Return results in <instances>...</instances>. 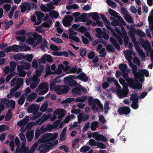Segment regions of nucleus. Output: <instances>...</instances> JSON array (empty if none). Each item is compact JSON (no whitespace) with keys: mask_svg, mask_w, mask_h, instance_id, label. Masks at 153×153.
I'll return each mask as SVG.
<instances>
[{"mask_svg":"<svg viewBox=\"0 0 153 153\" xmlns=\"http://www.w3.org/2000/svg\"><path fill=\"white\" fill-rule=\"evenodd\" d=\"M128 92V89L127 87H124L122 91L120 89H119L117 90V93L121 96H124V97H126Z\"/></svg>","mask_w":153,"mask_h":153,"instance_id":"nucleus-20","label":"nucleus"},{"mask_svg":"<svg viewBox=\"0 0 153 153\" xmlns=\"http://www.w3.org/2000/svg\"><path fill=\"white\" fill-rule=\"evenodd\" d=\"M25 101V97L24 95H22L19 97L18 100V104L19 105H22Z\"/></svg>","mask_w":153,"mask_h":153,"instance_id":"nucleus-55","label":"nucleus"},{"mask_svg":"<svg viewBox=\"0 0 153 153\" xmlns=\"http://www.w3.org/2000/svg\"><path fill=\"white\" fill-rule=\"evenodd\" d=\"M130 72L129 69H128L127 71L122 73L123 77L126 80L129 86L134 89L140 90L142 88V85L137 80L134 81L132 78H129L128 73Z\"/></svg>","mask_w":153,"mask_h":153,"instance_id":"nucleus-1","label":"nucleus"},{"mask_svg":"<svg viewBox=\"0 0 153 153\" xmlns=\"http://www.w3.org/2000/svg\"><path fill=\"white\" fill-rule=\"evenodd\" d=\"M119 69L122 72V73L125 72L127 71L128 69L127 65L124 64H121L119 66Z\"/></svg>","mask_w":153,"mask_h":153,"instance_id":"nucleus-36","label":"nucleus"},{"mask_svg":"<svg viewBox=\"0 0 153 153\" xmlns=\"http://www.w3.org/2000/svg\"><path fill=\"white\" fill-rule=\"evenodd\" d=\"M47 148H48V147L47 146V144L44 143L40 145L37 149L39 151V153H45L46 152L45 150Z\"/></svg>","mask_w":153,"mask_h":153,"instance_id":"nucleus-22","label":"nucleus"},{"mask_svg":"<svg viewBox=\"0 0 153 153\" xmlns=\"http://www.w3.org/2000/svg\"><path fill=\"white\" fill-rule=\"evenodd\" d=\"M33 37L35 39V41H36V45H38L41 43L42 40V38L41 35H39L38 33L34 32L32 33Z\"/></svg>","mask_w":153,"mask_h":153,"instance_id":"nucleus-16","label":"nucleus"},{"mask_svg":"<svg viewBox=\"0 0 153 153\" xmlns=\"http://www.w3.org/2000/svg\"><path fill=\"white\" fill-rule=\"evenodd\" d=\"M48 103L47 102H44L41 106L40 110L42 112H43L45 111L48 108Z\"/></svg>","mask_w":153,"mask_h":153,"instance_id":"nucleus-41","label":"nucleus"},{"mask_svg":"<svg viewBox=\"0 0 153 153\" xmlns=\"http://www.w3.org/2000/svg\"><path fill=\"white\" fill-rule=\"evenodd\" d=\"M38 146L37 143H35L33 146L30 148V151H29V152L31 153H33Z\"/></svg>","mask_w":153,"mask_h":153,"instance_id":"nucleus-54","label":"nucleus"},{"mask_svg":"<svg viewBox=\"0 0 153 153\" xmlns=\"http://www.w3.org/2000/svg\"><path fill=\"white\" fill-rule=\"evenodd\" d=\"M141 44L142 47L145 50L149 51L152 49V48L149 42L147 40L146 42L142 38L140 39Z\"/></svg>","mask_w":153,"mask_h":153,"instance_id":"nucleus-14","label":"nucleus"},{"mask_svg":"<svg viewBox=\"0 0 153 153\" xmlns=\"http://www.w3.org/2000/svg\"><path fill=\"white\" fill-rule=\"evenodd\" d=\"M54 3L53 2V1L49 2V3L47 4V6L48 8V12L50 11L55 8V7L53 5Z\"/></svg>","mask_w":153,"mask_h":153,"instance_id":"nucleus-44","label":"nucleus"},{"mask_svg":"<svg viewBox=\"0 0 153 153\" xmlns=\"http://www.w3.org/2000/svg\"><path fill=\"white\" fill-rule=\"evenodd\" d=\"M24 55L20 53H17L13 56L14 59L16 61H19L24 59Z\"/></svg>","mask_w":153,"mask_h":153,"instance_id":"nucleus-28","label":"nucleus"},{"mask_svg":"<svg viewBox=\"0 0 153 153\" xmlns=\"http://www.w3.org/2000/svg\"><path fill=\"white\" fill-rule=\"evenodd\" d=\"M50 117V114L47 115H43L42 117L37 121V123H39V125H41L42 123L49 119Z\"/></svg>","mask_w":153,"mask_h":153,"instance_id":"nucleus-24","label":"nucleus"},{"mask_svg":"<svg viewBox=\"0 0 153 153\" xmlns=\"http://www.w3.org/2000/svg\"><path fill=\"white\" fill-rule=\"evenodd\" d=\"M58 135V133L56 132L53 134L45 133L38 140V142L39 143H45L49 141H53L56 139Z\"/></svg>","mask_w":153,"mask_h":153,"instance_id":"nucleus-2","label":"nucleus"},{"mask_svg":"<svg viewBox=\"0 0 153 153\" xmlns=\"http://www.w3.org/2000/svg\"><path fill=\"white\" fill-rule=\"evenodd\" d=\"M108 12L110 14L111 16L115 18H117V20H118L123 25H126V22L120 16H118V13H117L111 8L109 9Z\"/></svg>","mask_w":153,"mask_h":153,"instance_id":"nucleus-6","label":"nucleus"},{"mask_svg":"<svg viewBox=\"0 0 153 153\" xmlns=\"http://www.w3.org/2000/svg\"><path fill=\"white\" fill-rule=\"evenodd\" d=\"M26 34L29 36V37L26 40V43L28 45L32 46L33 47H36V45L35 39L33 37H32L30 36L31 35V32L27 33Z\"/></svg>","mask_w":153,"mask_h":153,"instance_id":"nucleus-10","label":"nucleus"},{"mask_svg":"<svg viewBox=\"0 0 153 153\" xmlns=\"http://www.w3.org/2000/svg\"><path fill=\"white\" fill-rule=\"evenodd\" d=\"M77 79H79L84 82H86L88 80V77L86 76L85 74L83 72H82L77 76Z\"/></svg>","mask_w":153,"mask_h":153,"instance_id":"nucleus-19","label":"nucleus"},{"mask_svg":"<svg viewBox=\"0 0 153 153\" xmlns=\"http://www.w3.org/2000/svg\"><path fill=\"white\" fill-rule=\"evenodd\" d=\"M80 87L81 86L79 85V86L73 88L72 90V92L78 95H80L81 94Z\"/></svg>","mask_w":153,"mask_h":153,"instance_id":"nucleus-37","label":"nucleus"},{"mask_svg":"<svg viewBox=\"0 0 153 153\" xmlns=\"http://www.w3.org/2000/svg\"><path fill=\"white\" fill-rule=\"evenodd\" d=\"M99 123L96 121L93 122L91 126V128L93 131H95L96 130V128L99 127Z\"/></svg>","mask_w":153,"mask_h":153,"instance_id":"nucleus-35","label":"nucleus"},{"mask_svg":"<svg viewBox=\"0 0 153 153\" xmlns=\"http://www.w3.org/2000/svg\"><path fill=\"white\" fill-rule=\"evenodd\" d=\"M4 22L5 24L4 26V29L5 30L8 29L10 26L13 23V21L12 20H10L9 22H7L6 20L4 21Z\"/></svg>","mask_w":153,"mask_h":153,"instance_id":"nucleus-39","label":"nucleus"},{"mask_svg":"<svg viewBox=\"0 0 153 153\" xmlns=\"http://www.w3.org/2000/svg\"><path fill=\"white\" fill-rule=\"evenodd\" d=\"M137 35L140 37H145L146 36L145 33L143 32L140 29L137 30Z\"/></svg>","mask_w":153,"mask_h":153,"instance_id":"nucleus-59","label":"nucleus"},{"mask_svg":"<svg viewBox=\"0 0 153 153\" xmlns=\"http://www.w3.org/2000/svg\"><path fill=\"white\" fill-rule=\"evenodd\" d=\"M20 7L21 12L22 13H24L26 11H29L31 9V4L28 2H24L22 3Z\"/></svg>","mask_w":153,"mask_h":153,"instance_id":"nucleus-7","label":"nucleus"},{"mask_svg":"<svg viewBox=\"0 0 153 153\" xmlns=\"http://www.w3.org/2000/svg\"><path fill=\"white\" fill-rule=\"evenodd\" d=\"M39 108L36 104H33L28 107L27 111L30 113H32L33 115H35L39 111Z\"/></svg>","mask_w":153,"mask_h":153,"instance_id":"nucleus-9","label":"nucleus"},{"mask_svg":"<svg viewBox=\"0 0 153 153\" xmlns=\"http://www.w3.org/2000/svg\"><path fill=\"white\" fill-rule=\"evenodd\" d=\"M49 14L51 18L53 17L55 19H57L59 16V13L55 10L50 12Z\"/></svg>","mask_w":153,"mask_h":153,"instance_id":"nucleus-32","label":"nucleus"},{"mask_svg":"<svg viewBox=\"0 0 153 153\" xmlns=\"http://www.w3.org/2000/svg\"><path fill=\"white\" fill-rule=\"evenodd\" d=\"M133 62L138 66H140V61L138 58L137 56H135L134 57L133 59Z\"/></svg>","mask_w":153,"mask_h":153,"instance_id":"nucleus-64","label":"nucleus"},{"mask_svg":"<svg viewBox=\"0 0 153 153\" xmlns=\"http://www.w3.org/2000/svg\"><path fill=\"white\" fill-rule=\"evenodd\" d=\"M124 19L128 22L132 23L133 22V20L131 16L128 14H125Z\"/></svg>","mask_w":153,"mask_h":153,"instance_id":"nucleus-40","label":"nucleus"},{"mask_svg":"<svg viewBox=\"0 0 153 153\" xmlns=\"http://www.w3.org/2000/svg\"><path fill=\"white\" fill-rule=\"evenodd\" d=\"M23 80L22 78H19L17 79V82L16 83V86H17L19 88H20L23 84Z\"/></svg>","mask_w":153,"mask_h":153,"instance_id":"nucleus-42","label":"nucleus"},{"mask_svg":"<svg viewBox=\"0 0 153 153\" xmlns=\"http://www.w3.org/2000/svg\"><path fill=\"white\" fill-rule=\"evenodd\" d=\"M36 97L37 96L36 93L33 92L28 96L27 100L30 102H32L36 99Z\"/></svg>","mask_w":153,"mask_h":153,"instance_id":"nucleus-30","label":"nucleus"},{"mask_svg":"<svg viewBox=\"0 0 153 153\" xmlns=\"http://www.w3.org/2000/svg\"><path fill=\"white\" fill-rule=\"evenodd\" d=\"M25 56L24 59H27L29 62H31L32 61V59L33 57V56L31 54H27L26 55H24Z\"/></svg>","mask_w":153,"mask_h":153,"instance_id":"nucleus-57","label":"nucleus"},{"mask_svg":"<svg viewBox=\"0 0 153 153\" xmlns=\"http://www.w3.org/2000/svg\"><path fill=\"white\" fill-rule=\"evenodd\" d=\"M109 109V103L108 102H105L104 105V109L105 110L104 113L105 114H106L108 112Z\"/></svg>","mask_w":153,"mask_h":153,"instance_id":"nucleus-61","label":"nucleus"},{"mask_svg":"<svg viewBox=\"0 0 153 153\" xmlns=\"http://www.w3.org/2000/svg\"><path fill=\"white\" fill-rule=\"evenodd\" d=\"M140 76L144 77V75L146 77H148L149 76V71L145 69H141L140 70Z\"/></svg>","mask_w":153,"mask_h":153,"instance_id":"nucleus-29","label":"nucleus"},{"mask_svg":"<svg viewBox=\"0 0 153 153\" xmlns=\"http://www.w3.org/2000/svg\"><path fill=\"white\" fill-rule=\"evenodd\" d=\"M95 101V99L91 97H89L88 99V103L89 105H91V109L95 111H97L98 108L96 105V102Z\"/></svg>","mask_w":153,"mask_h":153,"instance_id":"nucleus-11","label":"nucleus"},{"mask_svg":"<svg viewBox=\"0 0 153 153\" xmlns=\"http://www.w3.org/2000/svg\"><path fill=\"white\" fill-rule=\"evenodd\" d=\"M29 148L28 147H21L19 153H28Z\"/></svg>","mask_w":153,"mask_h":153,"instance_id":"nucleus-48","label":"nucleus"},{"mask_svg":"<svg viewBox=\"0 0 153 153\" xmlns=\"http://www.w3.org/2000/svg\"><path fill=\"white\" fill-rule=\"evenodd\" d=\"M90 149V147L88 146H84L82 147L80 149L81 152H86L88 151Z\"/></svg>","mask_w":153,"mask_h":153,"instance_id":"nucleus-58","label":"nucleus"},{"mask_svg":"<svg viewBox=\"0 0 153 153\" xmlns=\"http://www.w3.org/2000/svg\"><path fill=\"white\" fill-rule=\"evenodd\" d=\"M63 111H65L62 109H58L56 110L54 113L57 115H59L58 116L57 118L60 122L61 120L64 115V114L62 113Z\"/></svg>","mask_w":153,"mask_h":153,"instance_id":"nucleus-21","label":"nucleus"},{"mask_svg":"<svg viewBox=\"0 0 153 153\" xmlns=\"http://www.w3.org/2000/svg\"><path fill=\"white\" fill-rule=\"evenodd\" d=\"M80 114H82V119L83 121H86L89 118V116L88 114H85L83 112H81Z\"/></svg>","mask_w":153,"mask_h":153,"instance_id":"nucleus-62","label":"nucleus"},{"mask_svg":"<svg viewBox=\"0 0 153 153\" xmlns=\"http://www.w3.org/2000/svg\"><path fill=\"white\" fill-rule=\"evenodd\" d=\"M58 143V140H56L53 142L48 143H46L47 146L48 148H51L53 146H55L57 145Z\"/></svg>","mask_w":153,"mask_h":153,"instance_id":"nucleus-34","label":"nucleus"},{"mask_svg":"<svg viewBox=\"0 0 153 153\" xmlns=\"http://www.w3.org/2000/svg\"><path fill=\"white\" fill-rule=\"evenodd\" d=\"M73 20V18L72 16L66 15L65 16L62 20L63 24L65 27H68L71 25Z\"/></svg>","mask_w":153,"mask_h":153,"instance_id":"nucleus-8","label":"nucleus"},{"mask_svg":"<svg viewBox=\"0 0 153 153\" xmlns=\"http://www.w3.org/2000/svg\"><path fill=\"white\" fill-rule=\"evenodd\" d=\"M47 42L45 40L40 45V48L42 51H45V48H47Z\"/></svg>","mask_w":153,"mask_h":153,"instance_id":"nucleus-50","label":"nucleus"},{"mask_svg":"<svg viewBox=\"0 0 153 153\" xmlns=\"http://www.w3.org/2000/svg\"><path fill=\"white\" fill-rule=\"evenodd\" d=\"M133 43L135 49L140 55L143 58H145L146 57L145 53L141 49H140L137 41Z\"/></svg>","mask_w":153,"mask_h":153,"instance_id":"nucleus-18","label":"nucleus"},{"mask_svg":"<svg viewBox=\"0 0 153 153\" xmlns=\"http://www.w3.org/2000/svg\"><path fill=\"white\" fill-rule=\"evenodd\" d=\"M22 48V47L20 45H14L12 46H10L4 48V51L6 53L12 51L18 52L21 51Z\"/></svg>","mask_w":153,"mask_h":153,"instance_id":"nucleus-5","label":"nucleus"},{"mask_svg":"<svg viewBox=\"0 0 153 153\" xmlns=\"http://www.w3.org/2000/svg\"><path fill=\"white\" fill-rule=\"evenodd\" d=\"M123 41L124 45L126 46H127L129 41V39L128 36H124Z\"/></svg>","mask_w":153,"mask_h":153,"instance_id":"nucleus-63","label":"nucleus"},{"mask_svg":"<svg viewBox=\"0 0 153 153\" xmlns=\"http://www.w3.org/2000/svg\"><path fill=\"white\" fill-rule=\"evenodd\" d=\"M80 21L83 22H86L87 19V16L85 13H82L79 16Z\"/></svg>","mask_w":153,"mask_h":153,"instance_id":"nucleus-49","label":"nucleus"},{"mask_svg":"<svg viewBox=\"0 0 153 153\" xmlns=\"http://www.w3.org/2000/svg\"><path fill=\"white\" fill-rule=\"evenodd\" d=\"M9 129V127L7 125L5 124H2L0 126V132L8 130Z\"/></svg>","mask_w":153,"mask_h":153,"instance_id":"nucleus-46","label":"nucleus"},{"mask_svg":"<svg viewBox=\"0 0 153 153\" xmlns=\"http://www.w3.org/2000/svg\"><path fill=\"white\" fill-rule=\"evenodd\" d=\"M54 90L58 93L59 95H61L68 93L69 91V87L64 85L62 86L59 85L56 86L53 88Z\"/></svg>","mask_w":153,"mask_h":153,"instance_id":"nucleus-4","label":"nucleus"},{"mask_svg":"<svg viewBox=\"0 0 153 153\" xmlns=\"http://www.w3.org/2000/svg\"><path fill=\"white\" fill-rule=\"evenodd\" d=\"M93 137L95 140L103 142L107 141V139L102 134H99L97 132H94Z\"/></svg>","mask_w":153,"mask_h":153,"instance_id":"nucleus-13","label":"nucleus"},{"mask_svg":"<svg viewBox=\"0 0 153 153\" xmlns=\"http://www.w3.org/2000/svg\"><path fill=\"white\" fill-rule=\"evenodd\" d=\"M38 88L40 90H48V85L47 82H42L39 85Z\"/></svg>","mask_w":153,"mask_h":153,"instance_id":"nucleus-27","label":"nucleus"},{"mask_svg":"<svg viewBox=\"0 0 153 153\" xmlns=\"http://www.w3.org/2000/svg\"><path fill=\"white\" fill-rule=\"evenodd\" d=\"M90 15L92 16V19L94 21H97L99 20L100 18L97 12L91 13Z\"/></svg>","mask_w":153,"mask_h":153,"instance_id":"nucleus-33","label":"nucleus"},{"mask_svg":"<svg viewBox=\"0 0 153 153\" xmlns=\"http://www.w3.org/2000/svg\"><path fill=\"white\" fill-rule=\"evenodd\" d=\"M74 99L73 98L70 97L64 100L61 102V103L63 104H65L68 103H71L74 101Z\"/></svg>","mask_w":153,"mask_h":153,"instance_id":"nucleus-45","label":"nucleus"},{"mask_svg":"<svg viewBox=\"0 0 153 153\" xmlns=\"http://www.w3.org/2000/svg\"><path fill=\"white\" fill-rule=\"evenodd\" d=\"M138 101L137 99L132 102V104L131 105V107L134 109H137L138 108Z\"/></svg>","mask_w":153,"mask_h":153,"instance_id":"nucleus-53","label":"nucleus"},{"mask_svg":"<svg viewBox=\"0 0 153 153\" xmlns=\"http://www.w3.org/2000/svg\"><path fill=\"white\" fill-rule=\"evenodd\" d=\"M137 93L132 94L130 97V100L133 102L137 99L138 101V98L137 97Z\"/></svg>","mask_w":153,"mask_h":153,"instance_id":"nucleus-52","label":"nucleus"},{"mask_svg":"<svg viewBox=\"0 0 153 153\" xmlns=\"http://www.w3.org/2000/svg\"><path fill=\"white\" fill-rule=\"evenodd\" d=\"M78 67V66L75 65L72 68H71L68 71V73L73 74L76 73L77 71Z\"/></svg>","mask_w":153,"mask_h":153,"instance_id":"nucleus-56","label":"nucleus"},{"mask_svg":"<svg viewBox=\"0 0 153 153\" xmlns=\"http://www.w3.org/2000/svg\"><path fill=\"white\" fill-rule=\"evenodd\" d=\"M35 14L37 19V21L35 23V25H38L41 23V20L44 16V14L42 12L36 11L35 13Z\"/></svg>","mask_w":153,"mask_h":153,"instance_id":"nucleus-17","label":"nucleus"},{"mask_svg":"<svg viewBox=\"0 0 153 153\" xmlns=\"http://www.w3.org/2000/svg\"><path fill=\"white\" fill-rule=\"evenodd\" d=\"M77 34V33L74 32L72 28H70L69 32L68 33L69 36L66 33H64L62 35V36L68 39L69 38L70 39L76 42H79L80 41V39L79 38L76 36Z\"/></svg>","mask_w":153,"mask_h":153,"instance_id":"nucleus-3","label":"nucleus"},{"mask_svg":"<svg viewBox=\"0 0 153 153\" xmlns=\"http://www.w3.org/2000/svg\"><path fill=\"white\" fill-rule=\"evenodd\" d=\"M26 136L27 138V141L28 142H30L32 140L33 136V131H31L27 132L26 134Z\"/></svg>","mask_w":153,"mask_h":153,"instance_id":"nucleus-26","label":"nucleus"},{"mask_svg":"<svg viewBox=\"0 0 153 153\" xmlns=\"http://www.w3.org/2000/svg\"><path fill=\"white\" fill-rule=\"evenodd\" d=\"M96 102V104L98 106L99 108L101 109H102L103 108V106L102 104L100 102V101L97 99H95V101Z\"/></svg>","mask_w":153,"mask_h":153,"instance_id":"nucleus-60","label":"nucleus"},{"mask_svg":"<svg viewBox=\"0 0 153 153\" xmlns=\"http://www.w3.org/2000/svg\"><path fill=\"white\" fill-rule=\"evenodd\" d=\"M16 64L14 61L11 62L10 63V71L11 72H13L16 68Z\"/></svg>","mask_w":153,"mask_h":153,"instance_id":"nucleus-47","label":"nucleus"},{"mask_svg":"<svg viewBox=\"0 0 153 153\" xmlns=\"http://www.w3.org/2000/svg\"><path fill=\"white\" fill-rule=\"evenodd\" d=\"M4 103L6 104V107L9 108L10 106L13 109H14L15 106V102L13 100L8 101L7 103H6V101L4 99L2 100Z\"/></svg>","mask_w":153,"mask_h":153,"instance_id":"nucleus-23","label":"nucleus"},{"mask_svg":"<svg viewBox=\"0 0 153 153\" xmlns=\"http://www.w3.org/2000/svg\"><path fill=\"white\" fill-rule=\"evenodd\" d=\"M130 108L127 106L120 107L118 109V112L120 115L123 114L127 115L130 112Z\"/></svg>","mask_w":153,"mask_h":153,"instance_id":"nucleus-12","label":"nucleus"},{"mask_svg":"<svg viewBox=\"0 0 153 153\" xmlns=\"http://www.w3.org/2000/svg\"><path fill=\"white\" fill-rule=\"evenodd\" d=\"M111 42L113 45L118 50L120 49V46L117 42L116 40L113 37H111L110 39Z\"/></svg>","mask_w":153,"mask_h":153,"instance_id":"nucleus-25","label":"nucleus"},{"mask_svg":"<svg viewBox=\"0 0 153 153\" xmlns=\"http://www.w3.org/2000/svg\"><path fill=\"white\" fill-rule=\"evenodd\" d=\"M71 78L70 75L65 77L63 79L64 82L65 84L68 85L71 82V80H72V79Z\"/></svg>","mask_w":153,"mask_h":153,"instance_id":"nucleus-51","label":"nucleus"},{"mask_svg":"<svg viewBox=\"0 0 153 153\" xmlns=\"http://www.w3.org/2000/svg\"><path fill=\"white\" fill-rule=\"evenodd\" d=\"M106 48L107 50L109 52H114L115 51L114 48L111 44H108L106 45Z\"/></svg>","mask_w":153,"mask_h":153,"instance_id":"nucleus-43","label":"nucleus"},{"mask_svg":"<svg viewBox=\"0 0 153 153\" xmlns=\"http://www.w3.org/2000/svg\"><path fill=\"white\" fill-rule=\"evenodd\" d=\"M131 66L132 68V71L133 74L134 76V80L135 81L136 78H139L140 76V70H138V72H137V67L135 65L132 64Z\"/></svg>","mask_w":153,"mask_h":153,"instance_id":"nucleus-15","label":"nucleus"},{"mask_svg":"<svg viewBox=\"0 0 153 153\" xmlns=\"http://www.w3.org/2000/svg\"><path fill=\"white\" fill-rule=\"evenodd\" d=\"M127 28L129 30V35L130 36H131L135 35L136 30L134 26L131 25L130 27L128 26Z\"/></svg>","mask_w":153,"mask_h":153,"instance_id":"nucleus-31","label":"nucleus"},{"mask_svg":"<svg viewBox=\"0 0 153 153\" xmlns=\"http://www.w3.org/2000/svg\"><path fill=\"white\" fill-rule=\"evenodd\" d=\"M133 52L132 51L129 50H127L126 52L125 53L126 59L128 60H131L132 59L131 55Z\"/></svg>","mask_w":153,"mask_h":153,"instance_id":"nucleus-38","label":"nucleus"}]
</instances>
